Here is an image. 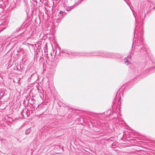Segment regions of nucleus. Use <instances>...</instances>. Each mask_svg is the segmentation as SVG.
<instances>
[{
	"instance_id": "nucleus-1",
	"label": "nucleus",
	"mask_w": 155,
	"mask_h": 155,
	"mask_svg": "<svg viewBox=\"0 0 155 155\" xmlns=\"http://www.w3.org/2000/svg\"><path fill=\"white\" fill-rule=\"evenodd\" d=\"M128 60H126V61H125V63L126 64H128Z\"/></svg>"
}]
</instances>
